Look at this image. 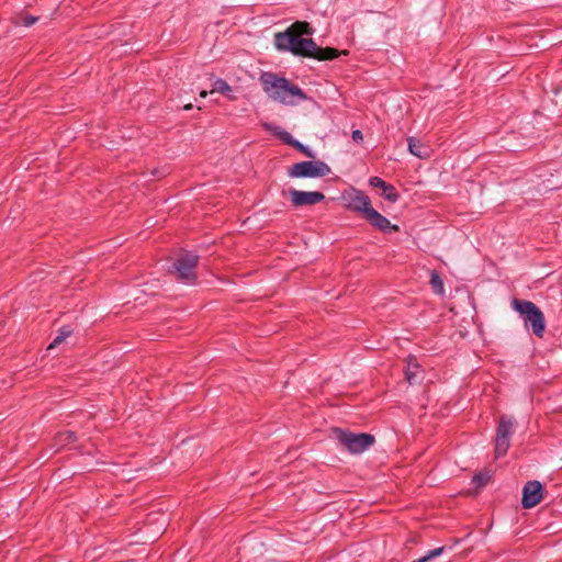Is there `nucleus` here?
I'll list each match as a JSON object with an SVG mask.
<instances>
[{
  "mask_svg": "<svg viewBox=\"0 0 562 562\" xmlns=\"http://www.w3.org/2000/svg\"><path fill=\"white\" fill-rule=\"evenodd\" d=\"M210 92H220L231 101L236 100V97L233 94L232 87L222 78H218L214 81L213 88Z\"/></svg>",
  "mask_w": 562,
  "mask_h": 562,
  "instance_id": "dca6fc26",
  "label": "nucleus"
},
{
  "mask_svg": "<svg viewBox=\"0 0 562 562\" xmlns=\"http://www.w3.org/2000/svg\"><path fill=\"white\" fill-rule=\"evenodd\" d=\"M406 368L404 369V375L406 381L411 384H417L422 381V367L418 363L416 357L409 355L406 358Z\"/></svg>",
  "mask_w": 562,
  "mask_h": 562,
  "instance_id": "ddd939ff",
  "label": "nucleus"
},
{
  "mask_svg": "<svg viewBox=\"0 0 562 562\" xmlns=\"http://www.w3.org/2000/svg\"><path fill=\"white\" fill-rule=\"evenodd\" d=\"M265 93L273 101L284 105H295L307 99L306 93L289 79L272 71H263L259 77Z\"/></svg>",
  "mask_w": 562,
  "mask_h": 562,
  "instance_id": "f03ea898",
  "label": "nucleus"
},
{
  "mask_svg": "<svg viewBox=\"0 0 562 562\" xmlns=\"http://www.w3.org/2000/svg\"><path fill=\"white\" fill-rule=\"evenodd\" d=\"M446 547H439L436 549L430 550L425 557L415 560L413 562H428L429 560L440 555L445 551Z\"/></svg>",
  "mask_w": 562,
  "mask_h": 562,
  "instance_id": "4be33fe9",
  "label": "nucleus"
},
{
  "mask_svg": "<svg viewBox=\"0 0 562 562\" xmlns=\"http://www.w3.org/2000/svg\"><path fill=\"white\" fill-rule=\"evenodd\" d=\"M371 226L382 233L398 232V226L391 224V222L375 209L371 207L367 215L363 217Z\"/></svg>",
  "mask_w": 562,
  "mask_h": 562,
  "instance_id": "f8f14e48",
  "label": "nucleus"
},
{
  "mask_svg": "<svg viewBox=\"0 0 562 562\" xmlns=\"http://www.w3.org/2000/svg\"><path fill=\"white\" fill-rule=\"evenodd\" d=\"M432 291L436 294L442 295L445 293L443 281L437 270L430 271V281H429Z\"/></svg>",
  "mask_w": 562,
  "mask_h": 562,
  "instance_id": "f3484780",
  "label": "nucleus"
},
{
  "mask_svg": "<svg viewBox=\"0 0 562 562\" xmlns=\"http://www.w3.org/2000/svg\"><path fill=\"white\" fill-rule=\"evenodd\" d=\"M207 95V91L203 90L200 92V97L205 98Z\"/></svg>",
  "mask_w": 562,
  "mask_h": 562,
  "instance_id": "393cba45",
  "label": "nucleus"
},
{
  "mask_svg": "<svg viewBox=\"0 0 562 562\" xmlns=\"http://www.w3.org/2000/svg\"><path fill=\"white\" fill-rule=\"evenodd\" d=\"M408 150L412 155L420 158L426 159L430 156L429 148L425 146L419 139L416 137H408Z\"/></svg>",
  "mask_w": 562,
  "mask_h": 562,
  "instance_id": "2eb2a0df",
  "label": "nucleus"
},
{
  "mask_svg": "<svg viewBox=\"0 0 562 562\" xmlns=\"http://www.w3.org/2000/svg\"><path fill=\"white\" fill-rule=\"evenodd\" d=\"M38 21V16H34L30 13L22 12L15 16L14 24H22L24 26H31Z\"/></svg>",
  "mask_w": 562,
  "mask_h": 562,
  "instance_id": "aec40b11",
  "label": "nucleus"
},
{
  "mask_svg": "<svg viewBox=\"0 0 562 562\" xmlns=\"http://www.w3.org/2000/svg\"><path fill=\"white\" fill-rule=\"evenodd\" d=\"M512 307L520 314L525 326L530 328L532 334L542 338L546 331V318L542 311L531 301L514 299Z\"/></svg>",
  "mask_w": 562,
  "mask_h": 562,
  "instance_id": "7ed1b4c3",
  "label": "nucleus"
},
{
  "mask_svg": "<svg viewBox=\"0 0 562 562\" xmlns=\"http://www.w3.org/2000/svg\"><path fill=\"white\" fill-rule=\"evenodd\" d=\"M369 184L373 188H379L382 190V194L384 199L389 202H396L400 198V194L395 187L391 183H387L380 177H371L369 179Z\"/></svg>",
  "mask_w": 562,
  "mask_h": 562,
  "instance_id": "4468645a",
  "label": "nucleus"
},
{
  "mask_svg": "<svg viewBox=\"0 0 562 562\" xmlns=\"http://www.w3.org/2000/svg\"><path fill=\"white\" fill-rule=\"evenodd\" d=\"M491 480V475L488 473H476L472 477V483L476 488L484 487Z\"/></svg>",
  "mask_w": 562,
  "mask_h": 562,
  "instance_id": "412c9836",
  "label": "nucleus"
},
{
  "mask_svg": "<svg viewBox=\"0 0 562 562\" xmlns=\"http://www.w3.org/2000/svg\"><path fill=\"white\" fill-rule=\"evenodd\" d=\"M71 334H72V329L69 326H63L58 330V335L54 338L53 342L48 346V349L55 348L57 345L61 344Z\"/></svg>",
  "mask_w": 562,
  "mask_h": 562,
  "instance_id": "6ab92c4d",
  "label": "nucleus"
},
{
  "mask_svg": "<svg viewBox=\"0 0 562 562\" xmlns=\"http://www.w3.org/2000/svg\"><path fill=\"white\" fill-rule=\"evenodd\" d=\"M351 137L355 142L359 143L363 139L362 132L360 130H355L351 134Z\"/></svg>",
  "mask_w": 562,
  "mask_h": 562,
  "instance_id": "5701e85b",
  "label": "nucleus"
},
{
  "mask_svg": "<svg viewBox=\"0 0 562 562\" xmlns=\"http://www.w3.org/2000/svg\"><path fill=\"white\" fill-rule=\"evenodd\" d=\"M291 203L295 207L314 205L325 200V195L318 191L290 190Z\"/></svg>",
  "mask_w": 562,
  "mask_h": 562,
  "instance_id": "9b49d317",
  "label": "nucleus"
},
{
  "mask_svg": "<svg viewBox=\"0 0 562 562\" xmlns=\"http://www.w3.org/2000/svg\"><path fill=\"white\" fill-rule=\"evenodd\" d=\"M192 109V104H187L183 106V110L188 111V110H191Z\"/></svg>",
  "mask_w": 562,
  "mask_h": 562,
  "instance_id": "a878e982",
  "label": "nucleus"
},
{
  "mask_svg": "<svg viewBox=\"0 0 562 562\" xmlns=\"http://www.w3.org/2000/svg\"><path fill=\"white\" fill-rule=\"evenodd\" d=\"M198 262L199 256L192 252H184L180 255L173 263L178 279L187 284L194 283L196 280L195 269L198 267Z\"/></svg>",
  "mask_w": 562,
  "mask_h": 562,
  "instance_id": "0eeeda50",
  "label": "nucleus"
},
{
  "mask_svg": "<svg viewBox=\"0 0 562 562\" xmlns=\"http://www.w3.org/2000/svg\"><path fill=\"white\" fill-rule=\"evenodd\" d=\"M342 200L348 211L361 214L362 217H364L372 207L370 198L363 191L356 188L345 191Z\"/></svg>",
  "mask_w": 562,
  "mask_h": 562,
  "instance_id": "6e6552de",
  "label": "nucleus"
},
{
  "mask_svg": "<svg viewBox=\"0 0 562 562\" xmlns=\"http://www.w3.org/2000/svg\"><path fill=\"white\" fill-rule=\"evenodd\" d=\"M542 499V485L539 481H529L522 488L521 506L526 509L538 505Z\"/></svg>",
  "mask_w": 562,
  "mask_h": 562,
  "instance_id": "9d476101",
  "label": "nucleus"
},
{
  "mask_svg": "<svg viewBox=\"0 0 562 562\" xmlns=\"http://www.w3.org/2000/svg\"><path fill=\"white\" fill-rule=\"evenodd\" d=\"M339 443L346 448L350 453H361L369 449L375 441L374 436L370 434H355L341 428H334Z\"/></svg>",
  "mask_w": 562,
  "mask_h": 562,
  "instance_id": "20e7f679",
  "label": "nucleus"
},
{
  "mask_svg": "<svg viewBox=\"0 0 562 562\" xmlns=\"http://www.w3.org/2000/svg\"><path fill=\"white\" fill-rule=\"evenodd\" d=\"M265 128L273 134L278 139L283 142L285 145H289L303 154L304 156L308 158H315L314 151H312L307 146L302 144L301 142L293 138V136L285 130L281 128L280 126H273L270 124H265Z\"/></svg>",
  "mask_w": 562,
  "mask_h": 562,
  "instance_id": "1a4fd4ad",
  "label": "nucleus"
},
{
  "mask_svg": "<svg viewBox=\"0 0 562 562\" xmlns=\"http://www.w3.org/2000/svg\"><path fill=\"white\" fill-rule=\"evenodd\" d=\"M314 29L306 21H296L285 31L274 34V46L278 50L290 52L294 56L313 58L318 61L334 60L347 50L334 47H321L311 37Z\"/></svg>",
  "mask_w": 562,
  "mask_h": 562,
  "instance_id": "f257e3e1",
  "label": "nucleus"
},
{
  "mask_svg": "<svg viewBox=\"0 0 562 562\" xmlns=\"http://www.w3.org/2000/svg\"><path fill=\"white\" fill-rule=\"evenodd\" d=\"M151 175L155 177H164L165 173L161 172L159 169H153Z\"/></svg>",
  "mask_w": 562,
  "mask_h": 562,
  "instance_id": "b1692460",
  "label": "nucleus"
},
{
  "mask_svg": "<svg viewBox=\"0 0 562 562\" xmlns=\"http://www.w3.org/2000/svg\"><path fill=\"white\" fill-rule=\"evenodd\" d=\"M515 419L512 416L502 415L498 419L495 434V458L504 457L510 447V437L514 432Z\"/></svg>",
  "mask_w": 562,
  "mask_h": 562,
  "instance_id": "423d86ee",
  "label": "nucleus"
},
{
  "mask_svg": "<svg viewBox=\"0 0 562 562\" xmlns=\"http://www.w3.org/2000/svg\"><path fill=\"white\" fill-rule=\"evenodd\" d=\"M76 439H77V436H76L75 431H71V430L60 431L55 436V442L59 447H64L68 443L75 442Z\"/></svg>",
  "mask_w": 562,
  "mask_h": 562,
  "instance_id": "a211bd4d",
  "label": "nucleus"
},
{
  "mask_svg": "<svg viewBox=\"0 0 562 562\" xmlns=\"http://www.w3.org/2000/svg\"><path fill=\"white\" fill-rule=\"evenodd\" d=\"M330 171V167L323 160H306L290 166L288 176L290 178H323Z\"/></svg>",
  "mask_w": 562,
  "mask_h": 562,
  "instance_id": "39448f33",
  "label": "nucleus"
}]
</instances>
